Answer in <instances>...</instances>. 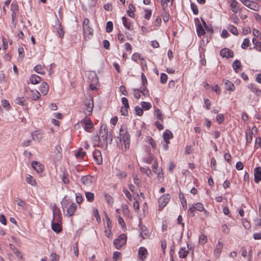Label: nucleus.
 Wrapping results in <instances>:
<instances>
[{
  "label": "nucleus",
  "mask_w": 261,
  "mask_h": 261,
  "mask_svg": "<svg viewBox=\"0 0 261 261\" xmlns=\"http://www.w3.org/2000/svg\"><path fill=\"white\" fill-rule=\"evenodd\" d=\"M100 137L97 135L94 137V140H100L99 147L106 149L108 147V130L106 125H102L99 130Z\"/></svg>",
  "instance_id": "f257e3e1"
},
{
  "label": "nucleus",
  "mask_w": 261,
  "mask_h": 261,
  "mask_svg": "<svg viewBox=\"0 0 261 261\" xmlns=\"http://www.w3.org/2000/svg\"><path fill=\"white\" fill-rule=\"evenodd\" d=\"M120 140H122L125 148H128L130 145V135L126 130V127L122 126L120 129Z\"/></svg>",
  "instance_id": "f03ea898"
},
{
  "label": "nucleus",
  "mask_w": 261,
  "mask_h": 261,
  "mask_svg": "<svg viewBox=\"0 0 261 261\" xmlns=\"http://www.w3.org/2000/svg\"><path fill=\"white\" fill-rule=\"evenodd\" d=\"M90 20L88 18H85L83 22V32L85 38L90 39L93 35V30L90 27Z\"/></svg>",
  "instance_id": "7ed1b4c3"
},
{
  "label": "nucleus",
  "mask_w": 261,
  "mask_h": 261,
  "mask_svg": "<svg viewBox=\"0 0 261 261\" xmlns=\"http://www.w3.org/2000/svg\"><path fill=\"white\" fill-rule=\"evenodd\" d=\"M88 80L90 82V88L92 90H96V86L98 83V79L95 72H91L88 74Z\"/></svg>",
  "instance_id": "20e7f679"
},
{
  "label": "nucleus",
  "mask_w": 261,
  "mask_h": 261,
  "mask_svg": "<svg viewBox=\"0 0 261 261\" xmlns=\"http://www.w3.org/2000/svg\"><path fill=\"white\" fill-rule=\"evenodd\" d=\"M127 238L125 234H121L118 239L114 240V245L117 249H120L126 243Z\"/></svg>",
  "instance_id": "39448f33"
},
{
  "label": "nucleus",
  "mask_w": 261,
  "mask_h": 261,
  "mask_svg": "<svg viewBox=\"0 0 261 261\" xmlns=\"http://www.w3.org/2000/svg\"><path fill=\"white\" fill-rule=\"evenodd\" d=\"M85 105L86 107L85 113L87 116H89L92 113V111L94 107L93 99L92 97L89 96V98L86 99L85 101Z\"/></svg>",
  "instance_id": "423d86ee"
},
{
  "label": "nucleus",
  "mask_w": 261,
  "mask_h": 261,
  "mask_svg": "<svg viewBox=\"0 0 261 261\" xmlns=\"http://www.w3.org/2000/svg\"><path fill=\"white\" fill-rule=\"evenodd\" d=\"M243 5L254 11H258L259 10V5L257 3L253 1L249 0H240Z\"/></svg>",
  "instance_id": "0eeeda50"
},
{
  "label": "nucleus",
  "mask_w": 261,
  "mask_h": 261,
  "mask_svg": "<svg viewBox=\"0 0 261 261\" xmlns=\"http://www.w3.org/2000/svg\"><path fill=\"white\" fill-rule=\"evenodd\" d=\"M171 196L169 194H166L161 196L159 199V207L163 209L169 202Z\"/></svg>",
  "instance_id": "6e6552de"
},
{
  "label": "nucleus",
  "mask_w": 261,
  "mask_h": 261,
  "mask_svg": "<svg viewBox=\"0 0 261 261\" xmlns=\"http://www.w3.org/2000/svg\"><path fill=\"white\" fill-rule=\"evenodd\" d=\"M121 102L123 106L121 108V115L126 116L128 115V109L129 108L128 99L126 97H122L121 98Z\"/></svg>",
  "instance_id": "1a4fd4ad"
},
{
  "label": "nucleus",
  "mask_w": 261,
  "mask_h": 261,
  "mask_svg": "<svg viewBox=\"0 0 261 261\" xmlns=\"http://www.w3.org/2000/svg\"><path fill=\"white\" fill-rule=\"evenodd\" d=\"M140 229V233L141 237L143 239H146L149 237V230L145 225H142V223L141 222V219H140L139 224Z\"/></svg>",
  "instance_id": "9d476101"
},
{
  "label": "nucleus",
  "mask_w": 261,
  "mask_h": 261,
  "mask_svg": "<svg viewBox=\"0 0 261 261\" xmlns=\"http://www.w3.org/2000/svg\"><path fill=\"white\" fill-rule=\"evenodd\" d=\"M94 177L90 175L83 176L81 179L82 183L87 187H90L93 183Z\"/></svg>",
  "instance_id": "9b49d317"
},
{
  "label": "nucleus",
  "mask_w": 261,
  "mask_h": 261,
  "mask_svg": "<svg viewBox=\"0 0 261 261\" xmlns=\"http://www.w3.org/2000/svg\"><path fill=\"white\" fill-rule=\"evenodd\" d=\"M220 54L222 58H226L227 59L232 58L234 56L233 51L227 48L222 49Z\"/></svg>",
  "instance_id": "f8f14e48"
},
{
  "label": "nucleus",
  "mask_w": 261,
  "mask_h": 261,
  "mask_svg": "<svg viewBox=\"0 0 261 261\" xmlns=\"http://www.w3.org/2000/svg\"><path fill=\"white\" fill-rule=\"evenodd\" d=\"M51 226L53 231L56 233H60L62 231L61 221L53 220Z\"/></svg>",
  "instance_id": "ddd939ff"
},
{
  "label": "nucleus",
  "mask_w": 261,
  "mask_h": 261,
  "mask_svg": "<svg viewBox=\"0 0 261 261\" xmlns=\"http://www.w3.org/2000/svg\"><path fill=\"white\" fill-rule=\"evenodd\" d=\"M85 124L84 129L87 132H90L91 129L93 127V124L91 119L86 117L82 121Z\"/></svg>",
  "instance_id": "4468645a"
},
{
  "label": "nucleus",
  "mask_w": 261,
  "mask_h": 261,
  "mask_svg": "<svg viewBox=\"0 0 261 261\" xmlns=\"http://www.w3.org/2000/svg\"><path fill=\"white\" fill-rule=\"evenodd\" d=\"M62 214L59 208L55 206L53 208V219L54 220H58V221H62Z\"/></svg>",
  "instance_id": "2eb2a0df"
},
{
  "label": "nucleus",
  "mask_w": 261,
  "mask_h": 261,
  "mask_svg": "<svg viewBox=\"0 0 261 261\" xmlns=\"http://www.w3.org/2000/svg\"><path fill=\"white\" fill-rule=\"evenodd\" d=\"M254 181L258 183L261 180V167H257L254 169Z\"/></svg>",
  "instance_id": "dca6fc26"
},
{
  "label": "nucleus",
  "mask_w": 261,
  "mask_h": 261,
  "mask_svg": "<svg viewBox=\"0 0 261 261\" xmlns=\"http://www.w3.org/2000/svg\"><path fill=\"white\" fill-rule=\"evenodd\" d=\"M77 210V205L75 203H71L70 206L67 208L66 215L68 217L73 216Z\"/></svg>",
  "instance_id": "f3484780"
},
{
  "label": "nucleus",
  "mask_w": 261,
  "mask_h": 261,
  "mask_svg": "<svg viewBox=\"0 0 261 261\" xmlns=\"http://www.w3.org/2000/svg\"><path fill=\"white\" fill-rule=\"evenodd\" d=\"M93 156L98 165H100L102 163V159L101 152L99 150L95 149L93 153Z\"/></svg>",
  "instance_id": "a211bd4d"
},
{
  "label": "nucleus",
  "mask_w": 261,
  "mask_h": 261,
  "mask_svg": "<svg viewBox=\"0 0 261 261\" xmlns=\"http://www.w3.org/2000/svg\"><path fill=\"white\" fill-rule=\"evenodd\" d=\"M32 167L37 173H41L43 171V165L37 161H33Z\"/></svg>",
  "instance_id": "6ab92c4d"
},
{
  "label": "nucleus",
  "mask_w": 261,
  "mask_h": 261,
  "mask_svg": "<svg viewBox=\"0 0 261 261\" xmlns=\"http://www.w3.org/2000/svg\"><path fill=\"white\" fill-rule=\"evenodd\" d=\"M138 256L139 257L142 259L144 260L147 257V255L148 254V252L147 249L144 247H141L139 248L138 250Z\"/></svg>",
  "instance_id": "aec40b11"
},
{
  "label": "nucleus",
  "mask_w": 261,
  "mask_h": 261,
  "mask_svg": "<svg viewBox=\"0 0 261 261\" xmlns=\"http://www.w3.org/2000/svg\"><path fill=\"white\" fill-rule=\"evenodd\" d=\"M248 87L251 92H253L257 96H261V90L257 87V86L253 84H250L248 85Z\"/></svg>",
  "instance_id": "412c9836"
},
{
  "label": "nucleus",
  "mask_w": 261,
  "mask_h": 261,
  "mask_svg": "<svg viewBox=\"0 0 261 261\" xmlns=\"http://www.w3.org/2000/svg\"><path fill=\"white\" fill-rule=\"evenodd\" d=\"M32 138L34 141L39 142L42 139V135L39 131L36 130L32 133Z\"/></svg>",
  "instance_id": "4be33fe9"
},
{
  "label": "nucleus",
  "mask_w": 261,
  "mask_h": 261,
  "mask_svg": "<svg viewBox=\"0 0 261 261\" xmlns=\"http://www.w3.org/2000/svg\"><path fill=\"white\" fill-rule=\"evenodd\" d=\"M57 24L58 25L57 28V34L59 37L62 39L64 38L65 31L63 30L61 23L59 22L58 19L57 20Z\"/></svg>",
  "instance_id": "5701e85b"
},
{
  "label": "nucleus",
  "mask_w": 261,
  "mask_h": 261,
  "mask_svg": "<svg viewBox=\"0 0 261 261\" xmlns=\"http://www.w3.org/2000/svg\"><path fill=\"white\" fill-rule=\"evenodd\" d=\"M196 31L199 37L203 36L205 34L204 28L200 23H198L196 25Z\"/></svg>",
  "instance_id": "b1692460"
},
{
  "label": "nucleus",
  "mask_w": 261,
  "mask_h": 261,
  "mask_svg": "<svg viewBox=\"0 0 261 261\" xmlns=\"http://www.w3.org/2000/svg\"><path fill=\"white\" fill-rule=\"evenodd\" d=\"M48 89L49 86L48 84L45 82H42L40 87V90L44 95H45L47 94Z\"/></svg>",
  "instance_id": "393cba45"
},
{
  "label": "nucleus",
  "mask_w": 261,
  "mask_h": 261,
  "mask_svg": "<svg viewBox=\"0 0 261 261\" xmlns=\"http://www.w3.org/2000/svg\"><path fill=\"white\" fill-rule=\"evenodd\" d=\"M42 81L41 78L36 74H32L30 77V81L32 84L35 85L39 83Z\"/></svg>",
  "instance_id": "a878e982"
},
{
  "label": "nucleus",
  "mask_w": 261,
  "mask_h": 261,
  "mask_svg": "<svg viewBox=\"0 0 261 261\" xmlns=\"http://www.w3.org/2000/svg\"><path fill=\"white\" fill-rule=\"evenodd\" d=\"M232 67L235 72L237 73L242 70V66L240 61L237 59L232 63Z\"/></svg>",
  "instance_id": "bb28decb"
},
{
  "label": "nucleus",
  "mask_w": 261,
  "mask_h": 261,
  "mask_svg": "<svg viewBox=\"0 0 261 261\" xmlns=\"http://www.w3.org/2000/svg\"><path fill=\"white\" fill-rule=\"evenodd\" d=\"M178 196H179V198L181 201L183 208L184 210H186L187 208V201H186V198L185 197L184 194L182 192H181V191H180L179 193V194H178Z\"/></svg>",
  "instance_id": "cd10ccee"
},
{
  "label": "nucleus",
  "mask_w": 261,
  "mask_h": 261,
  "mask_svg": "<svg viewBox=\"0 0 261 261\" xmlns=\"http://www.w3.org/2000/svg\"><path fill=\"white\" fill-rule=\"evenodd\" d=\"M129 9L127 10V14L128 15L132 17V18H135V14L134 13V11H135V7L133 6L132 4H130L129 5Z\"/></svg>",
  "instance_id": "c85d7f7f"
},
{
  "label": "nucleus",
  "mask_w": 261,
  "mask_h": 261,
  "mask_svg": "<svg viewBox=\"0 0 261 261\" xmlns=\"http://www.w3.org/2000/svg\"><path fill=\"white\" fill-rule=\"evenodd\" d=\"M223 246V244L222 242L218 241V244L216 246V248L214 250V253L218 256H219L220 253L221 252L222 248Z\"/></svg>",
  "instance_id": "c756f323"
},
{
  "label": "nucleus",
  "mask_w": 261,
  "mask_h": 261,
  "mask_svg": "<svg viewBox=\"0 0 261 261\" xmlns=\"http://www.w3.org/2000/svg\"><path fill=\"white\" fill-rule=\"evenodd\" d=\"M162 10H163V12L161 14V16L163 18L164 22H167V21H168L169 18V12L167 11V8H166V9L162 8Z\"/></svg>",
  "instance_id": "7c9ffc66"
},
{
  "label": "nucleus",
  "mask_w": 261,
  "mask_h": 261,
  "mask_svg": "<svg viewBox=\"0 0 261 261\" xmlns=\"http://www.w3.org/2000/svg\"><path fill=\"white\" fill-rule=\"evenodd\" d=\"M163 137L164 140H168L172 139L173 137V135L170 130L166 129L163 134Z\"/></svg>",
  "instance_id": "2f4dec72"
},
{
  "label": "nucleus",
  "mask_w": 261,
  "mask_h": 261,
  "mask_svg": "<svg viewBox=\"0 0 261 261\" xmlns=\"http://www.w3.org/2000/svg\"><path fill=\"white\" fill-rule=\"evenodd\" d=\"M226 89L230 91H233L235 89V86L234 84L230 81L226 80L225 83Z\"/></svg>",
  "instance_id": "473e14b6"
},
{
  "label": "nucleus",
  "mask_w": 261,
  "mask_h": 261,
  "mask_svg": "<svg viewBox=\"0 0 261 261\" xmlns=\"http://www.w3.org/2000/svg\"><path fill=\"white\" fill-rule=\"evenodd\" d=\"M122 23L124 27L128 30H131V23L128 21V18L125 16L122 18Z\"/></svg>",
  "instance_id": "72a5a7b5"
},
{
  "label": "nucleus",
  "mask_w": 261,
  "mask_h": 261,
  "mask_svg": "<svg viewBox=\"0 0 261 261\" xmlns=\"http://www.w3.org/2000/svg\"><path fill=\"white\" fill-rule=\"evenodd\" d=\"M61 204L62 205V208L64 210L65 208L67 207L68 206L71 204L70 199H67L65 198V197L62 199L61 202Z\"/></svg>",
  "instance_id": "f704fd0d"
},
{
  "label": "nucleus",
  "mask_w": 261,
  "mask_h": 261,
  "mask_svg": "<svg viewBox=\"0 0 261 261\" xmlns=\"http://www.w3.org/2000/svg\"><path fill=\"white\" fill-rule=\"evenodd\" d=\"M31 92H32L31 97L33 100H37L39 99L41 95L38 91L36 90L35 91H34L33 90H31Z\"/></svg>",
  "instance_id": "c9c22d12"
},
{
  "label": "nucleus",
  "mask_w": 261,
  "mask_h": 261,
  "mask_svg": "<svg viewBox=\"0 0 261 261\" xmlns=\"http://www.w3.org/2000/svg\"><path fill=\"white\" fill-rule=\"evenodd\" d=\"M238 5V3L237 2V1L232 0L231 1V4H230V7L231 8V10H232V12H233L234 13L237 12V11L239 9V7Z\"/></svg>",
  "instance_id": "e433bc0d"
},
{
  "label": "nucleus",
  "mask_w": 261,
  "mask_h": 261,
  "mask_svg": "<svg viewBox=\"0 0 261 261\" xmlns=\"http://www.w3.org/2000/svg\"><path fill=\"white\" fill-rule=\"evenodd\" d=\"M253 132H250V129H249L248 132L246 133V143L247 144H249L252 142L253 138Z\"/></svg>",
  "instance_id": "4c0bfd02"
},
{
  "label": "nucleus",
  "mask_w": 261,
  "mask_h": 261,
  "mask_svg": "<svg viewBox=\"0 0 261 261\" xmlns=\"http://www.w3.org/2000/svg\"><path fill=\"white\" fill-rule=\"evenodd\" d=\"M227 29L230 32L234 35H238L239 34L237 28L233 25H229L227 27Z\"/></svg>",
  "instance_id": "58836bf2"
},
{
  "label": "nucleus",
  "mask_w": 261,
  "mask_h": 261,
  "mask_svg": "<svg viewBox=\"0 0 261 261\" xmlns=\"http://www.w3.org/2000/svg\"><path fill=\"white\" fill-rule=\"evenodd\" d=\"M86 197L89 202H93L94 199V194L93 193L90 192H87L85 193Z\"/></svg>",
  "instance_id": "ea45409f"
},
{
  "label": "nucleus",
  "mask_w": 261,
  "mask_h": 261,
  "mask_svg": "<svg viewBox=\"0 0 261 261\" xmlns=\"http://www.w3.org/2000/svg\"><path fill=\"white\" fill-rule=\"evenodd\" d=\"M141 93L144 96L148 97L149 95V91L147 88V86H141L140 89Z\"/></svg>",
  "instance_id": "a19ab883"
},
{
  "label": "nucleus",
  "mask_w": 261,
  "mask_h": 261,
  "mask_svg": "<svg viewBox=\"0 0 261 261\" xmlns=\"http://www.w3.org/2000/svg\"><path fill=\"white\" fill-rule=\"evenodd\" d=\"M42 67L40 64L37 65L34 68V70L36 72H37L40 74L43 75V74H45V72L44 70H42Z\"/></svg>",
  "instance_id": "79ce46f5"
},
{
  "label": "nucleus",
  "mask_w": 261,
  "mask_h": 261,
  "mask_svg": "<svg viewBox=\"0 0 261 261\" xmlns=\"http://www.w3.org/2000/svg\"><path fill=\"white\" fill-rule=\"evenodd\" d=\"M83 150L82 148H80L75 153V156L76 158H83L86 155V152L83 151Z\"/></svg>",
  "instance_id": "37998d69"
},
{
  "label": "nucleus",
  "mask_w": 261,
  "mask_h": 261,
  "mask_svg": "<svg viewBox=\"0 0 261 261\" xmlns=\"http://www.w3.org/2000/svg\"><path fill=\"white\" fill-rule=\"evenodd\" d=\"M140 171L142 173L146 174V175L148 177H151V175H152L151 171L150 170V169L149 168H144V167H141Z\"/></svg>",
  "instance_id": "c03bdc74"
},
{
  "label": "nucleus",
  "mask_w": 261,
  "mask_h": 261,
  "mask_svg": "<svg viewBox=\"0 0 261 261\" xmlns=\"http://www.w3.org/2000/svg\"><path fill=\"white\" fill-rule=\"evenodd\" d=\"M154 113L156 115V118L160 120L163 121L164 119V117L163 114L162 113L160 110L158 108H156L154 111Z\"/></svg>",
  "instance_id": "a18cd8bd"
},
{
  "label": "nucleus",
  "mask_w": 261,
  "mask_h": 261,
  "mask_svg": "<svg viewBox=\"0 0 261 261\" xmlns=\"http://www.w3.org/2000/svg\"><path fill=\"white\" fill-rule=\"evenodd\" d=\"M9 247L10 248H11V249L13 251V253L17 256V257H19L20 254V251L18 250V249L15 246H14L13 245H12V244H9Z\"/></svg>",
  "instance_id": "49530a36"
},
{
  "label": "nucleus",
  "mask_w": 261,
  "mask_h": 261,
  "mask_svg": "<svg viewBox=\"0 0 261 261\" xmlns=\"http://www.w3.org/2000/svg\"><path fill=\"white\" fill-rule=\"evenodd\" d=\"M113 23L112 21H109L107 22V24H106V32L107 33H111V32H112L113 31Z\"/></svg>",
  "instance_id": "de8ad7c7"
},
{
  "label": "nucleus",
  "mask_w": 261,
  "mask_h": 261,
  "mask_svg": "<svg viewBox=\"0 0 261 261\" xmlns=\"http://www.w3.org/2000/svg\"><path fill=\"white\" fill-rule=\"evenodd\" d=\"M23 97H17L14 100V102L16 104L19 105L20 106H25V100H23Z\"/></svg>",
  "instance_id": "09e8293b"
},
{
  "label": "nucleus",
  "mask_w": 261,
  "mask_h": 261,
  "mask_svg": "<svg viewBox=\"0 0 261 261\" xmlns=\"http://www.w3.org/2000/svg\"><path fill=\"white\" fill-rule=\"evenodd\" d=\"M141 105L142 109H144L145 110H148L151 108V104L146 101H142Z\"/></svg>",
  "instance_id": "8fccbe9b"
},
{
  "label": "nucleus",
  "mask_w": 261,
  "mask_h": 261,
  "mask_svg": "<svg viewBox=\"0 0 261 261\" xmlns=\"http://www.w3.org/2000/svg\"><path fill=\"white\" fill-rule=\"evenodd\" d=\"M11 11L12 12L17 13L18 11V6L16 2H13L11 4Z\"/></svg>",
  "instance_id": "3c124183"
},
{
  "label": "nucleus",
  "mask_w": 261,
  "mask_h": 261,
  "mask_svg": "<svg viewBox=\"0 0 261 261\" xmlns=\"http://www.w3.org/2000/svg\"><path fill=\"white\" fill-rule=\"evenodd\" d=\"M26 181L28 184L32 186H34L36 185L35 179L33 178V176H32L30 175H28V176L27 177Z\"/></svg>",
  "instance_id": "603ef678"
},
{
  "label": "nucleus",
  "mask_w": 261,
  "mask_h": 261,
  "mask_svg": "<svg viewBox=\"0 0 261 261\" xmlns=\"http://www.w3.org/2000/svg\"><path fill=\"white\" fill-rule=\"evenodd\" d=\"M250 44V40L248 38H245L244 39V41L242 43L241 47L243 49H246L248 46H249Z\"/></svg>",
  "instance_id": "864d4df0"
},
{
  "label": "nucleus",
  "mask_w": 261,
  "mask_h": 261,
  "mask_svg": "<svg viewBox=\"0 0 261 261\" xmlns=\"http://www.w3.org/2000/svg\"><path fill=\"white\" fill-rule=\"evenodd\" d=\"M139 195L138 194H137V195L134 197V199L135 200V201L134 202V207L135 209L136 210H139L140 205L138 201V199L139 198Z\"/></svg>",
  "instance_id": "5fc2aeb1"
},
{
  "label": "nucleus",
  "mask_w": 261,
  "mask_h": 261,
  "mask_svg": "<svg viewBox=\"0 0 261 261\" xmlns=\"http://www.w3.org/2000/svg\"><path fill=\"white\" fill-rule=\"evenodd\" d=\"M207 237L204 234H202L199 236V243L200 244L203 245L206 243L207 242Z\"/></svg>",
  "instance_id": "6e6d98bb"
},
{
  "label": "nucleus",
  "mask_w": 261,
  "mask_h": 261,
  "mask_svg": "<svg viewBox=\"0 0 261 261\" xmlns=\"http://www.w3.org/2000/svg\"><path fill=\"white\" fill-rule=\"evenodd\" d=\"M168 76L164 73H162L160 76V82L162 84H165L167 83Z\"/></svg>",
  "instance_id": "4d7b16f0"
},
{
  "label": "nucleus",
  "mask_w": 261,
  "mask_h": 261,
  "mask_svg": "<svg viewBox=\"0 0 261 261\" xmlns=\"http://www.w3.org/2000/svg\"><path fill=\"white\" fill-rule=\"evenodd\" d=\"M135 114L139 116H141L143 114V110L142 108L139 106H136L135 108Z\"/></svg>",
  "instance_id": "13d9d810"
},
{
  "label": "nucleus",
  "mask_w": 261,
  "mask_h": 261,
  "mask_svg": "<svg viewBox=\"0 0 261 261\" xmlns=\"http://www.w3.org/2000/svg\"><path fill=\"white\" fill-rule=\"evenodd\" d=\"M195 210H197L199 212H202L204 211V206L202 203L200 202H197L195 204Z\"/></svg>",
  "instance_id": "bf43d9fd"
},
{
  "label": "nucleus",
  "mask_w": 261,
  "mask_h": 261,
  "mask_svg": "<svg viewBox=\"0 0 261 261\" xmlns=\"http://www.w3.org/2000/svg\"><path fill=\"white\" fill-rule=\"evenodd\" d=\"M216 119L219 124H221L224 120V115L223 114H218Z\"/></svg>",
  "instance_id": "052dcab7"
},
{
  "label": "nucleus",
  "mask_w": 261,
  "mask_h": 261,
  "mask_svg": "<svg viewBox=\"0 0 261 261\" xmlns=\"http://www.w3.org/2000/svg\"><path fill=\"white\" fill-rule=\"evenodd\" d=\"M191 8L193 11V13L195 15H197L198 14V9L197 5L193 3H191Z\"/></svg>",
  "instance_id": "680f3d73"
},
{
  "label": "nucleus",
  "mask_w": 261,
  "mask_h": 261,
  "mask_svg": "<svg viewBox=\"0 0 261 261\" xmlns=\"http://www.w3.org/2000/svg\"><path fill=\"white\" fill-rule=\"evenodd\" d=\"M189 253V251L188 250H185V251H184V252L179 251V252H178L179 257L180 258H186L187 257Z\"/></svg>",
  "instance_id": "e2e57ef3"
},
{
  "label": "nucleus",
  "mask_w": 261,
  "mask_h": 261,
  "mask_svg": "<svg viewBox=\"0 0 261 261\" xmlns=\"http://www.w3.org/2000/svg\"><path fill=\"white\" fill-rule=\"evenodd\" d=\"M68 176H69V175L67 172L63 173V177H62V181L65 184H67L69 182V179Z\"/></svg>",
  "instance_id": "0e129e2a"
},
{
  "label": "nucleus",
  "mask_w": 261,
  "mask_h": 261,
  "mask_svg": "<svg viewBox=\"0 0 261 261\" xmlns=\"http://www.w3.org/2000/svg\"><path fill=\"white\" fill-rule=\"evenodd\" d=\"M2 103L3 107L5 108L7 110H9L10 109V105L9 102L7 100H2Z\"/></svg>",
  "instance_id": "69168bd1"
},
{
  "label": "nucleus",
  "mask_w": 261,
  "mask_h": 261,
  "mask_svg": "<svg viewBox=\"0 0 261 261\" xmlns=\"http://www.w3.org/2000/svg\"><path fill=\"white\" fill-rule=\"evenodd\" d=\"M148 142L151 145V147L155 149L156 148V143L153 140V139L151 137H148L147 138Z\"/></svg>",
  "instance_id": "338daca9"
},
{
  "label": "nucleus",
  "mask_w": 261,
  "mask_h": 261,
  "mask_svg": "<svg viewBox=\"0 0 261 261\" xmlns=\"http://www.w3.org/2000/svg\"><path fill=\"white\" fill-rule=\"evenodd\" d=\"M59 256L55 253H52L50 255V261H59Z\"/></svg>",
  "instance_id": "774afa93"
}]
</instances>
